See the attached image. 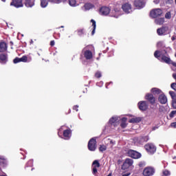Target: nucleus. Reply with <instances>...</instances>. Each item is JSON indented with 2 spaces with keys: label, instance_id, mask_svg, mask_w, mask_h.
<instances>
[{
  "label": "nucleus",
  "instance_id": "1",
  "mask_svg": "<svg viewBox=\"0 0 176 176\" xmlns=\"http://www.w3.org/2000/svg\"><path fill=\"white\" fill-rule=\"evenodd\" d=\"M164 52L165 53L163 54L162 52L157 50L154 53V56L162 62H164L167 64H170L171 59L170 58V57L168 56V55L167 52L165 50Z\"/></svg>",
  "mask_w": 176,
  "mask_h": 176
},
{
  "label": "nucleus",
  "instance_id": "2",
  "mask_svg": "<svg viewBox=\"0 0 176 176\" xmlns=\"http://www.w3.org/2000/svg\"><path fill=\"white\" fill-rule=\"evenodd\" d=\"M163 14V11L161 8H154L150 12V16L152 19H157Z\"/></svg>",
  "mask_w": 176,
  "mask_h": 176
},
{
  "label": "nucleus",
  "instance_id": "3",
  "mask_svg": "<svg viewBox=\"0 0 176 176\" xmlns=\"http://www.w3.org/2000/svg\"><path fill=\"white\" fill-rule=\"evenodd\" d=\"M87 148L90 151H95L96 150L97 140L95 138H91V140H89Z\"/></svg>",
  "mask_w": 176,
  "mask_h": 176
},
{
  "label": "nucleus",
  "instance_id": "4",
  "mask_svg": "<svg viewBox=\"0 0 176 176\" xmlns=\"http://www.w3.org/2000/svg\"><path fill=\"white\" fill-rule=\"evenodd\" d=\"M144 148L149 154L151 155L154 154L157 151L156 146L152 143L146 144L144 146Z\"/></svg>",
  "mask_w": 176,
  "mask_h": 176
},
{
  "label": "nucleus",
  "instance_id": "5",
  "mask_svg": "<svg viewBox=\"0 0 176 176\" xmlns=\"http://www.w3.org/2000/svg\"><path fill=\"white\" fill-rule=\"evenodd\" d=\"M144 98L151 105H154L155 104L156 98L153 94L147 93Z\"/></svg>",
  "mask_w": 176,
  "mask_h": 176
},
{
  "label": "nucleus",
  "instance_id": "6",
  "mask_svg": "<svg viewBox=\"0 0 176 176\" xmlns=\"http://www.w3.org/2000/svg\"><path fill=\"white\" fill-rule=\"evenodd\" d=\"M138 107L141 111H146L148 108V104L146 101L142 100L138 102Z\"/></svg>",
  "mask_w": 176,
  "mask_h": 176
},
{
  "label": "nucleus",
  "instance_id": "7",
  "mask_svg": "<svg viewBox=\"0 0 176 176\" xmlns=\"http://www.w3.org/2000/svg\"><path fill=\"white\" fill-rule=\"evenodd\" d=\"M155 170L153 167H146L143 170V175L152 176L155 174Z\"/></svg>",
  "mask_w": 176,
  "mask_h": 176
},
{
  "label": "nucleus",
  "instance_id": "8",
  "mask_svg": "<svg viewBox=\"0 0 176 176\" xmlns=\"http://www.w3.org/2000/svg\"><path fill=\"white\" fill-rule=\"evenodd\" d=\"M127 155L129 157H131V158L133 159H139L142 156V155L140 153L133 150H129L127 151Z\"/></svg>",
  "mask_w": 176,
  "mask_h": 176
},
{
  "label": "nucleus",
  "instance_id": "9",
  "mask_svg": "<svg viewBox=\"0 0 176 176\" xmlns=\"http://www.w3.org/2000/svg\"><path fill=\"white\" fill-rule=\"evenodd\" d=\"M111 12V8L107 6H102L99 10V13L102 16H107Z\"/></svg>",
  "mask_w": 176,
  "mask_h": 176
},
{
  "label": "nucleus",
  "instance_id": "10",
  "mask_svg": "<svg viewBox=\"0 0 176 176\" xmlns=\"http://www.w3.org/2000/svg\"><path fill=\"white\" fill-rule=\"evenodd\" d=\"M10 6H14L16 8L23 7V0H12Z\"/></svg>",
  "mask_w": 176,
  "mask_h": 176
},
{
  "label": "nucleus",
  "instance_id": "11",
  "mask_svg": "<svg viewBox=\"0 0 176 176\" xmlns=\"http://www.w3.org/2000/svg\"><path fill=\"white\" fill-rule=\"evenodd\" d=\"M91 166L93 167L92 168V173L94 175H96L97 173H98V169L97 168H99L100 167V164L98 160H94L92 163V165Z\"/></svg>",
  "mask_w": 176,
  "mask_h": 176
},
{
  "label": "nucleus",
  "instance_id": "12",
  "mask_svg": "<svg viewBox=\"0 0 176 176\" xmlns=\"http://www.w3.org/2000/svg\"><path fill=\"white\" fill-rule=\"evenodd\" d=\"M31 60H32L31 58H30V60H28V58L26 56H23L21 57V58L16 57V58L13 60V63H14V64H16V63H20V62L26 63V62H30Z\"/></svg>",
  "mask_w": 176,
  "mask_h": 176
},
{
  "label": "nucleus",
  "instance_id": "13",
  "mask_svg": "<svg viewBox=\"0 0 176 176\" xmlns=\"http://www.w3.org/2000/svg\"><path fill=\"white\" fill-rule=\"evenodd\" d=\"M122 10L126 14H129L132 12V7L129 3H125L122 6Z\"/></svg>",
  "mask_w": 176,
  "mask_h": 176
},
{
  "label": "nucleus",
  "instance_id": "14",
  "mask_svg": "<svg viewBox=\"0 0 176 176\" xmlns=\"http://www.w3.org/2000/svg\"><path fill=\"white\" fill-rule=\"evenodd\" d=\"M134 6L138 10L142 9L145 6L144 0H135Z\"/></svg>",
  "mask_w": 176,
  "mask_h": 176
},
{
  "label": "nucleus",
  "instance_id": "15",
  "mask_svg": "<svg viewBox=\"0 0 176 176\" xmlns=\"http://www.w3.org/2000/svg\"><path fill=\"white\" fill-rule=\"evenodd\" d=\"M109 122L111 126L116 127V126H118V124H119V117H116V116L111 117L109 119Z\"/></svg>",
  "mask_w": 176,
  "mask_h": 176
},
{
  "label": "nucleus",
  "instance_id": "16",
  "mask_svg": "<svg viewBox=\"0 0 176 176\" xmlns=\"http://www.w3.org/2000/svg\"><path fill=\"white\" fill-rule=\"evenodd\" d=\"M169 94L170 98H172V107L176 109V93L173 91H170Z\"/></svg>",
  "mask_w": 176,
  "mask_h": 176
},
{
  "label": "nucleus",
  "instance_id": "17",
  "mask_svg": "<svg viewBox=\"0 0 176 176\" xmlns=\"http://www.w3.org/2000/svg\"><path fill=\"white\" fill-rule=\"evenodd\" d=\"M158 100L162 104H166L168 102V98L164 94L160 95Z\"/></svg>",
  "mask_w": 176,
  "mask_h": 176
},
{
  "label": "nucleus",
  "instance_id": "18",
  "mask_svg": "<svg viewBox=\"0 0 176 176\" xmlns=\"http://www.w3.org/2000/svg\"><path fill=\"white\" fill-rule=\"evenodd\" d=\"M63 137L66 140H69L71 138L72 131L70 129H65V131H63Z\"/></svg>",
  "mask_w": 176,
  "mask_h": 176
},
{
  "label": "nucleus",
  "instance_id": "19",
  "mask_svg": "<svg viewBox=\"0 0 176 176\" xmlns=\"http://www.w3.org/2000/svg\"><path fill=\"white\" fill-rule=\"evenodd\" d=\"M168 28L167 27H162L161 28L157 29V33L159 36H164L166 34V32L168 31Z\"/></svg>",
  "mask_w": 176,
  "mask_h": 176
},
{
  "label": "nucleus",
  "instance_id": "20",
  "mask_svg": "<svg viewBox=\"0 0 176 176\" xmlns=\"http://www.w3.org/2000/svg\"><path fill=\"white\" fill-rule=\"evenodd\" d=\"M83 55L87 60H91L93 58V53L90 50L85 51Z\"/></svg>",
  "mask_w": 176,
  "mask_h": 176
},
{
  "label": "nucleus",
  "instance_id": "21",
  "mask_svg": "<svg viewBox=\"0 0 176 176\" xmlns=\"http://www.w3.org/2000/svg\"><path fill=\"white\" fill-rule=\"evenodd\" d=\"M8 51V44L5 42L0 43V52H5Z\"/></svg>",
  "mask_w": 176,
  "mask_h": 176
},
{
  "label": "nucleus",
  "instance_id": "22",
  "mask_svg": "<svg viewBox=\"0 0 176 176\" xmlns=\"http://www.w3.org/2000/svg\"><path fill=\"white\" fill-rule=\"evenodd\" d=\"M35 0H25V6L27 8H32L34 6Z\"/></svg>",
  "mask_w": 176,
  "mask_h": 176
},
{
  "label": "nucleus",
  "instance_id": "23",
  "mask_svg": "<svg viewBox=\"0 0 176 176\" xmlns=\"http://www.w3.org/2000/svg\"><path fill=\"white\" fill-rule=\"evenodd\" d=\"M142 121L141 117L132 118L129 120V123H140Z\"/></svg>",
  "mask_w": 176,
  "mask_h": 176
},
{
  "label": "nucleus",
  "instance_id": "24",
  "mask_svg": "<svg viewBox=\"0 0 176 176\" xmlns=\"http://www.w3.org/2000/svg\"><path fill=\"white\" fill-rule=\"evenodd\" d=\"M0 60L3 63H8V54H0Z\"/></svg>",
  "mask_w": 176,
  "mask_h": 176
},
{
  "label": "nucleus",
  "instance_id": "25",
  "mask_svg": "<svg viewBox=\"0 0 176 176\" xmlns=\"http://www.w3.org/2000/svg\"><path fill=\"white\" fill-rule=\"evenodd\" d=\"M155 23L156 25H162L164 23V18H155Z\"/></svg>",
  "mask_w": 176,
  "mask_h": 176
},
{
  "label": "nucleus",
  "instance_id": "26",
  "mask_svg": "<svg viewBox=\"0 0 176 176\" xmlns=\"http://www.w3.org/2000/svg\"><path fill=\"white\" fill-rule=\"evenodd\" d=\"M127 118L125 117H123L121 119V124L120 126L122 129H125L127 126V123H126Z\"/></svg>",
  "mask_w": 176,
  "mask_h": 176
},
{
  "label": "nucleus",
  "instance_id": "27",
  "mask_svg": "<svg viewBox=\"0 0 176 176\" xmlns=\"http://www.w3.org/2000/svg\"><path fill=\"white\" fill-rule=\"evenodd\" d=\"M119 12H120V10H119V8H115L113 10H112V13L113 14H115L114 15H111L112 16L115 17V18H117L118 17V14H119Z\"/></svg>",
  "mask_w": 176,
  "mask_h": 176
},
{
  "label": "nucleus",
  "instance_id": "28",
  "mask_svg": "<svg viewBox=\"0 0 176 176\" xmlns=\"http://www.w3.org/2000/svg\"><path fill=\"white\" fill-rule=\"evenodd\" d=\"M91 22L92 23L93 30L91 32V35H94L96 30V22L94 19H91Z\"/></svg>",
  "mask_w": 176,
  "mask_h": 176
},
{
  "label": "nucleus",
  "instance_id": "29",
  "mask_svg": "<svg viewBox=\"0 0 176 176\" xmlns=\"http://www.w3.org/2000/svg\"><path fill=\"white\" fill-rule=\"evenodd\" d=\"M94 7V6L91 3H85V5H84V8L86 10H89L91 8H93Z\"/></svg>",
  "mask_w": 176,
  "mask_h": 176
},
{
  "label": "nucleus",
  "instance_id": "30",
  "mask_svg": "<svg viewBox=\"0 0 176 176\" xmlns=\"http://www.w3.org/2000/svg\"><path fill=\"white\" fill-rule=\"evenodd\" d=\"M151 93L154 95H160L162 93V90L158 88L151 89Z\"/></svg>",
  "mask_w": 176,
  "mask_h": 176
},
{
  "label": "nucleus",
  "instance_id": "31",
  "mask_svg": "<svg viewBox=\"0 0 176 176\" xmlns=\"http://www.w3.org/2000/svg\"><path fill=\"white\" fill-rule=\"evenodd\" d=\"M48 6V1L47 0H41V6L43 8H46Z\"/></svg>",
  "mask_w": 176,
  "mask_h": 176
},
{
  "label": "nucleus",
  "instance_id": "32",
  "mask_svg": "<svg viewBox=\"0 0 176 176\" xmlns=\"http://www.w3.org/2000/svg\"><path fill=\"white\" fill-rule=\"evenodd\" d=\"M69 5L72 7L76 6V0H68Z\"/></svg>",
  "mask_w": 176,
  "mask_h": 176
},
{
  "label": "nucleus",
  "instance_id": "33",
  "mask_svg": "<svg viewBox=\"0 0 176 176\" xmlns=\"http://www.w3.org/2000/svg\"><path fill=\"white\" fill-rule=\"evenodd\" d=\"M124 162L126 164H128V166L130 167L133 164V161L131 159L127 158V159L125 160Z\"/></svg>",
  "mask_w": 176,
  "mask_h": 176
},
{
  "label": "nucleus",
  "instance_id": "34",
  "mask_svg": "<svg viewBox=\"0 0 176 176\" xmlns=\"http://www.w3.org/2000/svg\"><path fill=\"white\" fill-rule=\"evenodd\" d=\"M77 34L79 36H82V35L85 34V30L84 29H79L77 30Z\"/></svg>",
  "mask_w": 176,
  "mask_h": 176
},
{
  "label": "nucleus",
  "instance_id": "35",
  "mask_svg": "<svg viewBox=\"0 0 176 176\" xmlns=\"http://www.w3.org/2000/svg\"><path fill=\"white\" fill-rule=\"evenodd\" d=\"M33 166V160H29L26 164L25 168L26 169L28 167H32Z\"/></svg>",
  "mask_w": 176,
  "mask_h": 176
},
{
  "label": "nucleus",
  "instance_id": "36",
  "mask_svg": "<svg viewBox=\"0 0 176 176\" xmlns=\"http://www.w3.org/2000/svg\"><path fill=\"white\" fill-rule=\"evenodd\" d=\"M149 140L148 136H142L140 139L141 142H147Z\"/></svg>",
  "mask_w": 176,
  "mask_h": 176
},
{
  "label": "nucleus",
  "instance_id": "37",
  "mask_svg": "<svg viewBox=\"0 0 176 176\" xmlns=\"http://www.w3.org/2000/svg\"><path fill=\"white\" fill-rule=\"evenodd\" d=\"M107 147L105 145H100L99 147V151L104 152L107 151Z\"/></svg>",
  "mask_w": 176,
  "mask_h": 176
},
{
  "label": "nucleus",
  "instance_id": "38",
  "mask_svg": "<svg viewBox=\"0 0 176 176\" xmlns=\"http://www.w3.org/2000/svg\"><path fill=\"white\" fill-rule=\"evenodd\" d=\"M95 78H97L98 79L102 78V73L100 72H96L95 73Z\"/></svg>",
  "mask_w": 176,
  "mask_h": 176
},
{
  "label": "nucleus",
  "instance_id": "39",
  "mask_svg": "<svg viewBox=\"0 0 176 176\" xmlns=\"http://www.w3.org/2000/svg\"><path fill=\"white\" fill-rule=\"evenodd\" d=\"M129 167H130V166H129V165L126 163V162H124L123 163L122 166V169L126 170V169H127Z\"/></svg>",
  "mask_w": 176,
  "mask_h": 176
},
{
  "label": "nucleus",
  "instance_id": "40",
  "mask_svg": "<svg viewBox=\"0 0 176 176\" xmlns=\"http://www.w3.org/2000/svg\"><path fill=\"white\" fill-rule=\"evenodd\" d=\"M165 18L167 19H171V12H167L166 13Z\"/></svg>",
  "mask_w": 176,
  "mask_h": 176
},
{
  "label": "nucleus",
  "instance_id": "41",
  "mask_svg": "<svg viewBox=\"0 0 176 176\" xmlns=\"http://www.w3.org/2000/svg\"><path fill=\"white\" fill-rule=\"evenodd\" d=\"M170 88L173 89V91H176V82L170 84Z\"/></svg>",
  "mask_w": 176,
  "mask_h": 176
},
{
  "label": "nucleus",
  "instance_id": "42",
  "mask_svg": "<svg viewBox=\"0 0 176 176\" xmlns=\"http://www.w3.org/2000/svg\"><path fill=\"white\" fill-rule=\"evenodd\" d=\"M170 175V172L166 170L163 172V176H169Z\"/></svg>",
  "mask_w": 176,
  "mask_h": 176
},
{
  "label": "nucleus",
  "instance_id": "43",
  "mask_svg": "<svg viewBox=\"0 0 176 176\" xmlns=\"http://www.w3.org/2000/svg\"><path fill=\"white\" fill-rule=\"evenodd\" d=\"M175 114H176V110H173V111H170V118H174Z\"/></svg>",
  "mask_w": 176,
  "mask_h": 176
},
{
  "label": "nucleus",
  "instance_id": "44",
  "mask_svg": "<svg viewBox=\"0 0 176 176\" xmlns=\"http://www.w3.org/2000/svg\"><path fill=\"white\" fill-rule=\"evenodd\" d=\"M78 108H79V106H78V105H74V106L73 107V110H74V111H76V112H78Z\"/></svg>",
  "mask_w": 176,
  "mask_h": 176
},
{
  "label": "nucleus",
  "instance_id": "45",
  "mask_svg": "<svg viewBox=\"0 0 176 176\" xmlns=\"http://www.w3.org/2000/svg\"><path fill=\"white\" fill-rule=\"evenodd\" d=\"M170 126L173 129H176V122L170 123Z\"/></svg>",
  "mask_w": 176,
  "mask_h": 176
},
{
  "label": "nucleus",
  "instance_id": "46",
  "mask_svg": "<svg viewBox=\"0 0 176 176\" xmlns=\"http://www.w3.org/2000/svg\"><path fill=\"white\" fill-rule=\"evenodd\" d=\"M66 1H67V0H56V4H59L62 2L65 3Z\"/></svg>",
  "mask_w": 176,
  "mask_h": 176
},
{
  "label": "nucleus",
  "instance_id": "47",
  "mask_svg": "<svg viewBox=\"0 0 176 176\" xmlns=\"http://www.w3.org/2000/svg\"><path fill=\"white\" fill-rule=\"evenodd\" d=\"M48 1L50 2V3H56V4L57 0H48Z\"/></svg>",
  "mask_w": 176,
  "mask_h": 176
},
{
  "label": "nucleus",
  "instance_id": "48",
  "mask_svg": "<svg viewBox=\"0 0 176 176\" xmlns=\"http://www.w3.org/2000/svg\"><path fill=\"white\" fill-rule=\"evenodd\" d=\"M54 45H55V41H52L50 42V45H51L52 47H53V46H54Z\"/></svg>",
  "mask_w": 176,
  "mask_h": 176
},
{
  "label": "nucleus",
  "instance_id": "49",
  "mask_svg": "<svg viewBox=\"0 0 176 176\" xmlns=\"http://www.w3.org/2000/svg\"><path fill=\"white\" fill-rule=\"evenodd\" d=\"M153 3L155 4H159L160 3V0H154Z\"/></svg>",
  "mask_w": 176,
  "mask_h": 176
},
{
  "label": "nucleus",
  "instance_id": "50",
  "mask_svg": "<svg viewBox=\"0 0 176 176\" xmlns=\"http://www.w3.org/2000/svg\"><path fill=\"white\" fill-rule=\"evenodd\" d=\"M162 44H163V43L162 42H159L158 43H157V47H161L162 45Z\"/></svg>",
  "mask_w": 176,
  "mask_h": 176
},
{
  "label": "nucleus",
  "instance_id": "51",
  "mask_svg": "<svg viewBox=\"0 0 176 176\" xmlns=\"http://www.w3.org/2000/svg\"><path fill=\"white\" fill-rule=\"evenodd\" d=\"M158 129V126H153V128H152V131H155L156 129Z\"/></svg>",
  "mask_w": 176,
  "mask_h": 176
},
{
  "label": "nucleus",
  "instance_id": "52",
  "mask_svg": "<svg viewBox=\"0 0 176 176\" xmlns=\"http://www.w3.org/2000/svg\"><path fill=\"white\" fill-rule=\"evenodd\" d=\"M170 64H172V65L176 67V63H175V62H173V61L171 60Z\"/></svg>",
  "mask_w": 176,
  "mask_h": 176
},
{
  "label": "nucleus",
  "instance_id": "53",
  "mask_svg": "<svg viewBox=\"0 0 176 176\" xmlns=\"http://www.w3.org/2000/svg\"><path fill=\"white\" fill-rule=\"evenodd\" d=\"M5 162H6L5 160L0 158V162L5 164Z\"/></svg>",
  "mask_w": 176,
  "mask_h": 176
},
{
  "label": "nucleus",
  "instance_id": "54",
  "mask_svg": "<svg viewBox=\"0 0 176 176\" xmlns=\"http://www.w3.org/2000/svg\"><path fill=\"white\" fill-rule=\"evenodd\" d=\"M172 76L173 77V79L176 80V74H173Z\"/></svg>",
  "mask_w": 176,
  "mask_h": 176
},
{
  "label": "nucleus",
  "instance_id": "55",
  "mask_svg": "<svg viewBox=\"0 0 176 176\" xmlns=\"http://www.w3.org/2000/svg\"><path fill=\"white\" fill-rule=\"evenodd\" d=\"M172 41H174L175 40V36H172Z\"/></svg>",
  "mask_w": 176,
  "mask_h": 176
},
{
  "label": "nucleus",
  "instance_id": "56",
  "mask_svg": "<svg viewBox=\"0 0 176 176\" xmlns=\"http://www.w3.org/2000/svg\"><path fill=\"white\" fill-rule=\"evenodd\" d=\"M129 175H130V173H126V174L123 175L122 176H129Z\"/></svg>",
  "mask_w": 176,
  "mask_h": 176
},
{
  "label": "nucleus",
  "instance_id": "57",
  "mask_svg": "<svg viewBox=\"0 0 176 176\" xmlns=\"http://www.w3.org/2000/svg\"><path fill=\"white\" fill-rule=\"evenodd\" d=\"M168 2L173 3V0H168Z\"/></svg>",
  "mask_w": 176,
  "mask_h": 176
},
{
  "label": "nucleus",
  "instance_id": "58",
  "mask_svg": "<svg viewBox=\"0 0 176 176\" xmlns=\"http://www.w3.org/2000/svg\"><path fill=\"white\" fill-rule=\"evenodd\" d=\"M107 176H112V173H109Z\"/></svg>",
  "mask_w": 176,
  "mask_h": 176
},
{
  "label": "nucleus",
  "instance_id": "59",
  "mask_svg": "<svg viewBox=\"0 0 176 176\" xmlns=\"http://www.w3.org/2000/svg\"><path fill=\"white\" fill-rule=\"evenodd\" d=\"M109 85V84H106V87L108 88Z\"/></svg>",
  "mask_w": 176,
  "mask_h": 176
},
{
  "label": "nucleus",
  "instance_id": "60",
  "mask_svg": "<svg viewBox=\"0 0 176 176\" xmlns=\"http://www.w3.org/2000/svg\"><path fill=\"white\" fill-rule=\"evenodd\" d=\"M2 2H6V0H1Z\"/></svg>",
  "mask_w": 176,
  "mask_h": 176
},
{
  "label": "nucleus",
  "instance_id": "61",
  "mask_svg": "<svg viewBox=\"0 0 176 176\" xmlns=\"http://www.w3.org/2000/svg\"><path fill=\"white\" fill-rule=\"evenodd\" d=\"M110 143H111V144H113V140H111V141H110Z\"/></svg>",
  "mask_w": 176,
  "mask_h": 176
},
{
  "label": "nucleus",
  "instance_id": "62",
  "mask_svg": "<svg viewBox=\"0 0 176 176\" xmlns=\"http://www.w3.org/2000/svg\"><path fill=\"white\" fill-rule=\"evenodd\" d=\"M175 57L176 58V54H175Z\"/></svg>",
  "mask_w": 176,
  "mask_h": 176
},
{
  "label": "nucleus",
  "instance_id": "63",
  "mask_svg": "<svg viewBox=\"0 0 176 176\" xmlns=\"http://www.w3.org/2000/svg\"><path fill=\"white\" fill-rule=\"evenodd\" d=\"M175 3H176V0H175Z\"/></svg>",
  "mask_w": 176,
  "mask_h": 176
},
{
  "label": "nucleus",
  "instance_id": "64",
  "mask_svg": "<svg viewBox=\"0 0 176 176\" xmlns=\"http://www.w3.org/2000/svg\"><path fill=\"white\" fill-rule=\"evenodd\" d=\"M1 176H6V175H1Z\"/></svg>",
  "mask_w": 176,
  "mask_h": 176
}]
</instances>
